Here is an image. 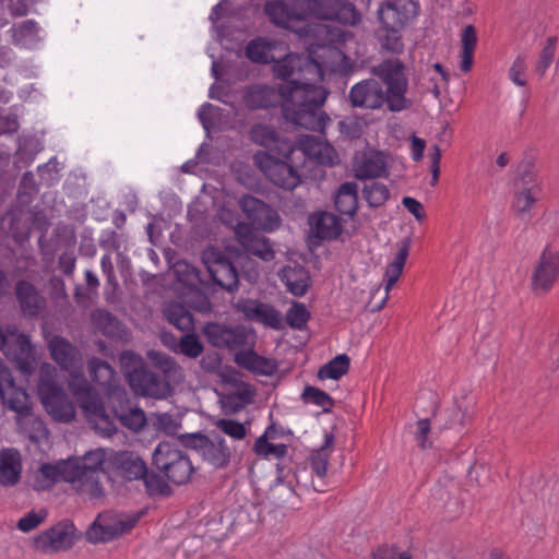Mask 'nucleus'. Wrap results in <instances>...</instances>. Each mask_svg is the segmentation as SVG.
I'll use <instances>...</instances> for the list:
<instances>
[{"mask_svg":"<svg viewBox=\"0 0 559 559\" xmlns=\"http://www.w3.org/2000/svg\"><path fill=\"white\" fill-rule=\"evenodd\" d=\"M112 403L114 416L123 427L139 431L145 426V413L139 407H130L129 399L124 394H115Z\"/></svg>","mask_w":559,"mask_h":559,"instance_id":"b1692460","label":"nucleus"},{"mask_svg":"<svg viewBox=\"0 0 559 559\" xmlns=\"http://www.w3.org/2000/svg\"><path fill=\"white\" fill-rule=\"evenodd\" d=\"M243 248L250 254L258 257L265 262H270L275 258V251L272 243L270 239L264 236H254L248 243H245Z\"/></svg>","mask_w":559,"mask_h":559,"instance_id":"a18cd8bd","label":"nucleus"},{"mask_svg":"<svg viewBox=\"0 0 559 559\" xmlns=\"http://www.w3.org/2000/svg\"><path fill=\"white\" fill-rule=\"evenodd\" d=\"M390 195L389 188L382 182L372 181L371 183L364 185L362 197L370 207L384 205L390 199Z\"/></svg>","mask_w":559,"mask_h":559,"instance_id":"79ce46f5","label":"nucleus"},{"mask_svg":"<svg viewBox=\"0 0 559 559\" xmlns=\"http://www.w3.org/2000/svg\"><path fill=\"white\" fill-rule=\"evenodd\" d=\"M215 426L221 431L236 440H242L247 436V428L245 425L234 419L221 418L215 423Z\"/></svg>","mask_w":559,"mask_h":559,"instance_id":"6e6d98bb","label":"nucleus"},{"mask_svg":"<svg viewBox=\"0 0 559 559\" xmlns=\"http://www.w3.org/2000/svg\"><path fill=\"white\" fill-rule=\"evenodd\" d=\"M310 237L317 239V245L328 240H336L344 228L341 218L328 211L316 212L308 217Z\"/></svg>","mask_w":559,"mask_h":559,"instance_id":"aec40b11","label":"nucleus"},{"mask_svg":"<svg viewBox=\"0 0 559 559\" xmlns=\"http://www.w3.org/2000/svg\"><path fill=\"white\" fill-rule=\"evenodd\" d=\"M335 210L353 218L358 209V185L354 181L342 183L334 194Z\"/></svg>","mask_w":559,"mask_h":559,"instance_id":"c756f323","label":"nucleus"},{"mask_svg":"<svg viewBox=\"0 0 559 559\" xmlns=\"http://www.w3.org/2000/svg\"><path fill=\"white\" fill-rule=\"evenodd\" d=\"M15 296L24 316L36 317L39 314L44 299L39 296L34 284L25 280L17 281Z\"/></svg>","mask_w":559,"mask_h":559,"instance_id":"cd10ccee","label":"nucleus"},{"mask_svg":"<svg viewBox=\"0 0 559 559\" xmlns=\"http://www.w3.org/2000/svg\"><path fill=\"white\" fill-rule=\"evenodd\" d=\"M94 328L110 340H122L126 335L124 324L110 311L102 308L91 312Z\"/></svg>","mask_w":559,"mask_h":559,"instance_id":"bb28decb","label":"nucleus"},{"mask_svg":"<svg viewBox=\"0 0 559 559\" xmlns=\"http://www.w3.org/2000/svg\"><path fill=\"white\" fill-rule=\"evenodd\" d=\"M78 403L90 423H95V426L97 428L99 427L108 436L116 431V427L110 416L107 414L103 400L96 390L88 394V396L81 397Z\"/></svg>","mask_w":559,"mask_h":559,"instance_id":"4be33fe9","label":"nucleus"},{"mask_svg":"<svg viewBox=\"0 0 559 559\" xmlns=\"http://www.w3.org/2000/svg\"><path fill=\"white\" fill-rule=\"evenodd\" d=\"M340 131L349 140H357L364 133L362 126L357 118L341 121Z\"/></svg>","mask_w":559,"mask_h":559,"instance_id":"69168bd1","label":"nucleus"},{"mask_svg":"<svg viewBox=\"0 0 559 559\" xmlns=\"http://www.w3.org/2000/svg\"><path fill=\"white\" fill-rule=\"evenodd\" d=\"M296 150V144L288 139L286 135L282 133H277L276 142L273 146L270 147L266 153H271L275 155V157H280L282 159L292 160V154Z\"/></svg>","mask_w":559,"mask_h":559,"instance_id":"5fc2aeb1","label":"nucleus"},{"mask_svg":"<svg viewBox=\"0 0 559 559\" xmlns=\"http://www.w3.org/2000/svg\"><path fill=\"white\" fill-rule=\"evenodd\" d=\"M406 67L399 58L382 60L372 68V73L385 86L383 94L388 98V110L400 112L412 108L413 100L406 97L408 91V78Z\"/></svg>","mask_w":559,"mask_h":559,"instance_id":"39448f33","label":"nucleus"},{"mask_svg":"<svg viewBox=\"0 0 559 559\" xmlns=\"http://www.w3.org/2000/svg\"><path fill=\"white\" fill-rule=\"evenodd\" d=\"M115 463L120 475L127 480L142 479L148 469L144 460L132 451L117 454Z\"/></svg>","mask_w":559,"mask_h":559,"instance_id":"c85d7f7f","label":"nucleus"},{"mask_svg":"<svg viewBox=\"0 0 559 559\" xmlns=\"http://www.w3.org/2000/svg\"><path fill=\"white\" fill-rule=\"evenodd\" d=\"M306 20L308 16L334 21L343 25H356L360 22V13L348 0H305Z\"/></svg>","mask_w":559,"mask_h":559,"instance_id":"ddd939ff","label":"nucleus"},{"mask_svg":"<svg viewBox=\"0 0 559 559\" xmlns=\"http://www.w3.org/2000/svg\"><path fill=\"white\" fill-rule=\"evenodd\" d=\"M277 133L278 132L270 126L257 123L252 126L250 130V138L255 144L261 145L265 151H269L276 142Z\"/></svg>","mask_w":559,"mask_h":559,"instance_id":"de8ad7c7","label":"nucleus"},{"mask_svg":"<svg viewBox=\"0 0 559 559\" xmlns=\"http://www.w3.org/2000/svg\"><path fill=\"white\" fill-rule=\"evenodd\" d=\"M204 344L200 338V335L194 330L183 332L180 336V343L178 345V355H182L189 359H197L204 353Z\"/></svg>","mask_w":559,"mask_h":559,"instance_id":"a19ab883","label":"nucleus"},{"mask_svg":"<svg viewBox=\"0 0 559 559\" xmlns=\"http://www.w3.org/2000/svg\"><path fill=\"white\" fill-rule=\"evenodd\" d=\"M254 321L261 322L274 330L283 328L281 312L270 304L260 302Z\"/></svg>","mask_w":559,"mask_h":559,"instance_id":"8fccbe9b","label":"nucleus"},{"mask_svg":"<svg viewBox=\"0 0 559 559\" xmlns=\"http://www.w3.org/2000/svg\"><path fill=\"white\" fill-rule=\"evenodd\" d=\"M154 425L157 430L165 432L168 436H175L180 428V423L177 421L173 415L163 413L156 415Z\"/></svg>","mask_w":559,"mask_h":559,"instance_id":"680f3d73","label":"nucleus"},{"mask_svg":"<svg viewBox=\"0 0 559 559\" xmlns=\"http://www.w3.org/2000/svg\"><path fill=\"white\" fill-rule=\"evenodd\" d=\"M99 471H103L102 466L94 467V473H86V476H84L81 481V485L84 486L94 498H98L104 495V489L98 478Z\"/></svg>","mask_w":559,"mask_h":559,"instance_id":"052dcab7","label":"nucleus"},{"mask_svg":"<svg viewBox=\"0 0 559 559\" xmlns=\"http://www.w3.org/2000/svg\"><path fill=\"white\" fill-rule=\"evenodd\" d=\"M412 246V238L405 237L399 242V250L395 254L394 260L388 264L385 269V277H386V285L384 288V292L382 293L384 296L381 298L380 302L374 305L371 310L372 312L381 310L388 298H389V290L390 288L399 281L400 276L403 273V269L405 265V262L408 258L409 250Z\"/></svg>","mask_w":559,"mask_h":559,"instance_id":"5701e85b","label":"nucleus"},{"mask_svg":"<svg viewBox=\"0 0 559 559\" xmlns=\"http://www.w3.org/2000/svg\"><path fill=\"white\" fill-rule=\"evenodd\" d=\"M325 88L307 90L302 86L278 90L267 85H253L247 88L243 99L251 109H267L281 105L283 116L294 124L310 131H323L330 121L321 110L325 103Z\"/></svg>","mask_w":559,"mask_h":559,"instance_id":"f257e3e1","label":"nucleus"},{"mask_svg":"<svg viewBox=\"0 0 559 559\" xmlns=\"http://www.w3.org/2000/svg\"><path fill=\"white\" fill-rule=\"evenodd\" d=\"M51 358L61 369L73 372L82 370L83 361L79 348L67 338L56 335L49 341Z\"/></svg>","mask_w":559,"mask_h":559,"instance_id":"412c9836","label":"nucleus"},{"mask_svg":"<svg viewBox=\"0 0 559 559\" xmlns=\"http://www.w3.org/2000/svg\"><path fill=\"white\" fill-rule=\"evenodd\" d=\"M5 342L0 350L13 360L27 358L32 352L29 337L19 331L15 324H7Z\"/></svg>","mask_w":559,"mask_h":559,"instance_id":"a878e982","label":"nucleus"},{"mask_svg":"<svg viewBox=\"0 0 559 559\" xmlns=\"http://www.w3.org/2000/svg\"><path fill=\"white\" fill-rule=\"evenodd\" d=\"M87 370L92 381L105 385L110 382L115 371L109 362L98 357L88 360Z\"/></svg>","mask_w":559,"mask_h":559,"instance_id":"c03bdc74","label":"nucleus"},{"mask_svg":"<svg viewBox=\"0 0 559 559\" xmlns=\"http://www.w3.org/2000/svg\"><path fill=\"white\" fill-rule=\"evenodd\" d=\"M120 361L127 383L135 395L160 400L171 394V384L154 372L140 355L127 350Z\"/></svg>","mask_w":559,"mask_h":559,"instance_id":"20e7f679","label":"nucleus"},{"mask_svg":"<svg viewBox=\"0 0 559 559\" xmlns=\"http://www.w3.org/2000/svg\"><path fill=\"white\" fill-rule=\"evenodd\" d=\"M238 205L251 225L258 229L272 233L282 224V218L276 210L251 194L241 195Z\"/></svg>","mask_w":559,"mask_h":559,"instance_id":"dca6fc26","label":"nucleus"},{"mask_svg":"<svg viewBox=\"0 0 559 559\" xmlns=\"http://www.w3.org/2000/svg\"><path fill=\"white\" fill-rule=\"evenodd\" d=\"M21 462L12 456L0 459V485L10 487L19 483L21 477Z\"/></svg>","mask_w":559,"mask_h":559,"instance_id":"37998d69","label":"nucleus"},{"mask_svg":"<svg viewBox=\"0 0 559 559\" xmlns=\"http://www.w3.org/2000/svg\"><path fill=\"white\" fill-rule=\"evenodd\" d=\"M70 380L68 386L76 402L81 397L88 396L95 389L88 383L81 370L69 372Z\"/></svg>","mask_w":559,"mask_h":559,"instance_id":"3c124183","label":"nucleus"},{"mask_svg":"<svg viewBox=\"0 0 559 559\" xmlns=\"http://www.w3.org/2000/svg\"><path fill=\"white\" fill-rule=\"evenodd\" d=\"M47 518V511L45 509L38 512L31 511L25 516L21 518L17 522V528L24 533H28L40 525Z\"/></svg>","mask_w":559,"mask_h":559,"instance_id":"13d9d810","label":"nucleus"},{"mask_svg":"<svg viewBox=\"0 0 559 559\" xmlns=\"http://www.w3.org/2000/svg\"><path fill=\"white\" fill-rule=\"evenodd\" d=\"M534 186L532 187H523L522 191H520L514 200V207L520 213L527 212L532 205L536 202V198L534 197Z\"/></svg>","mask_w":559,"mask_h":559,"instance_id":"e2e57ef3","label":"nucleus"},{"mask_svg":"<svg viewBox=\"0 0 559 559\" xmlns=\"http://www.w3.org/2000/svg\"><path fill=\"white\" fill-rule=\"evenodd\" d=\"M277 369L278 364L275 359L259 355L251 372L261 376H273Z\"/></svg>","mask_w":559,"mask_h":559,"instance_id":"0e129e2a","label":"nucleus"},{"mask_svg":"<svg viewBox=\"0 0 559 559\" xmlns=\"http://www.w3.org/2000/svg\"><path fill=\"white\" fill-rule=\"evenodd\" d=\"M57 370L50 365L39 369L37 394L46 412L57 421L70 423L74 416V407L64 389L56 380Z\"/></svg>","mask_w":559,"mask_h":559,"instance_id":"423d86ee","label":"nucleus"},{"mask_svg":"<svg viewBox=\"0 0 559 559\" xmlns=\"http://www.w3.org/2000/svg\"><path fill=\"white\" fill-rule=\"evenodd\" d=\"M153 465L175 485L187 484L194 468L188 455L169 442H160L153 453Z\"/></svg>","mask_w":559,"mask_h":559,"instance_id":"6e6552de","label":"nucleus"},{"mask_svg":"<svg viewBox=\"0 0 559 559\" xmlns=\"http://www.w3.org/2000/svg\"><path fill=\"white\" fill-rule=\"evenodd\" d=\"M253 162L266 179L278 188L293 191L301 182V177L292 160L275 157L271 153L257 152Z\"/></svg>","mask_w":559,"mask_h":559,"instance_id":"9b49d317","label":"nucleus"},{"mask_svg":"<svg viewBox=\"0 0 559 559\" xmlns=\"http://www.w3.org/2000/svg\"><path fill=\"white\" fill-rule=\"evenodd\" d=\"M287 445L284 443L273 444L265 441V437H259L253 444V452L257 455L264 457L274 455L277 459L284 457L287 454Z\"/></svg>","mask_w":559,"mask_h":559,"instance_id":"864d4df0","label":"nucleus"},{"mask_svg":"<svg viewBox=\"0 0 559 559\" xmlns=\"http://www.w3.org/2000/svg\"><path fill=\"white\" fill-rule=\"evenodd\" d=\"M79 537L73 522L63 520L35 536L33 548L41 554H56L71 549Z\"/></svg>","mask_w":559,"mask_h":559,"instance_id":"4468645a","label":"nucleus"},{"mask_svg":"<svg viewBox=\"0 0 559 559\" xmlns=\"http://www.w3.org/2000/svg\"><path fill=\"white\" fill-rule=\"evenodd\" d=\"M277 47L282 48V44H278L274 40H270L264 37H257L249 41L246 47V57L254 62L260 64L272 63L275 60V55L273 50Z\"/></svg>","mask_w":559,"mask_h":559,"instance_id":"72a5a7b5","label":"nucleus"},{"mask_svg":"<svg viewBox=\"0 0 559 559\" xmlns=\"http://www.w3.org/2000/svg\"><path fill=\"white\" fill-rule=\"evenodd\" d=\"M142 480L150 498H168L174 493V489L159 474L153 471H147Z\"/></svg>","mask_w":559,"mask_h":559,"instance_id":"ea45409f","label":"nucleus"},{"mask_svg":"<svg viewBox=\"0 0 559 559\" xmlns=\"http://www.w3.org/2000/svg\"><path fill=\"white\" fill-rule=\"evenodd\" d=\"M201 334L216 348L236 349L247 345L248 329L242 324L229 325L216 321L206 322Z\"/></svg>","mask_w":559,"mask_h":559,"instance_id":"2eb2a0df","label":"nucleus"},{"mask_svg":"<svg viewBox=\"0 0 559 559\" xmlns=\"http://www.w3.org/2000/svg\"><path fill=\"white\" fill-rule=\"evenodd\" d=\"M461 63L460 69L463 72H468L473 66L474 51L477 45L476 28L474 25H466L461 34Z\"/></svg>","mask_w":559,"mask_h":559,"instance_id":"e433bc0d","label":"nucleus"},{"mask_svg":"<svg viewBox=\"0 0 559 559\" xmlns=\"http://www.w3.org/2000/svg\"><path fill=\"white\" fill-rule=\"evenodd\" d=\"M334 448V436L333 433H325L324 443L319 449L312 451L310 455L311 469L320 478L325 477L330 454Z\"/></svg>","mask_w":559,"mask_h":559,"instance_id":"c9c22d12","label":"nucleus"},{"mask_svg":"<svg viewBox=\"0 0 559 559\" xmlns=\"http://www.w3.org/2000/svg\"><path fill=\"white\" fill-rule=\"evenodd\" d=\"M272 63L274 76L285 82L280 85L281 88L297 86H302L307 90L323 88L322 86L316 85L313 79L308 78L310 76L308 64L311 62L307 60L305 53L275 56V60L272 61Z\"/></svg>","mask_w":559,"mask_h":559,"instance_id":"1a4fd4ad","label":"nucleus"},{"mask_svg":"<svg viewBox=\"0 0 559 559\" xmlns=\"http://www.w3.org/2000/svg\"><path fill=\"white\" fill-rule=\"evenodd\" d=\"M278 275L285 284L287 292L296 297L305 296L311 285L310 272L298 263L285 265Z\"/></svg>","mask_w":559,"mask_h":559,"instance_id":"393cba45","label":"nucleus"},{"mask_svg":"<svg viewBox=\"0 0 559 559\" xmlns=\"http://www.w3.org/2000/svg\"><path fill=\"white\" fill-rule=\"evenodd\" d=\"M388 176L386 162L381 152L371 153L362 160L356 170V177L358 179H373Z\"/></svg>","mask_w":559,"mask_h":559,"instance_id":"f704fd0d","label":"nucleus"},{"mask_svg":"<svg viewBox=\"0 0 559 559\" xmlns=\"http://www.w3.org/2000/svg\"><path fill=\"white\" fill-rule=\"evenodd\" d=\"M350 360L346 354L335 356L329 362L320 367L318 378L321 380H338L349 370Z\"/></svg>","mask_w":559,"mask_h":559,"instance_id":"58836bf2","label":"nucleus"},{"mask_svg":"<svg viewBox=\"0 0 559 559\" xmlns=\"http://www.w3.org/2000/svg\"><path fill=\"white\" fill-rule=\"evenodd\" d=\"M202 261L213 285L229 294L239 289V272L230 252L211 247L203 251Z\"/></svg>","mask_w":559,"mask_h":559,"instance_id":"0eeeda50","label":"nucleus"},{"mask_svg":"<svg viewBox=\"0 0 559 559\" xmlns=\"http://www.w3.org/2000/svg\"><path fill=\"white\" fill-rule=\"evenodd\" d=\"M163 316L167 322L181 332L194 330V317L190 310L179 301H170L163 308Z\"/></svg>","mask_w":559,"mask_h":559,"instance_id":"473e14b6","label":"nucleus"},{"mask_svg":"<svg viewBox=\"0 0 559 559\" xmlns=\"http://www.w3.org/2000/svg\"><path fill=\"white\" fill-rule=\"evenodd\" d=\"M320 33L324 35L322 39L312 43L305 55L310 72L309 79L318 82L324 74H347L352 69L350 58L343 51L345 44V33L338 27L322 26Z\"/></svg>","mask_w":559,"mask_h":559,"instance_id":"f03ea898","label":"nucleus"},{"mask_svg":"<svg viewBox=\"0 0 559 559\" xmlns=\"http://www.w3.org/2000/svg\"><path fill=\"white\" fill-rule=\"evenodd\" d=\"M310 319V312L301 302H294L286 312V322L292 329L301 330Z\"/></svg>","mask_w":559,"mask_h":559,"instance_id":"603ef678","label":"nucleus"},{"mask_svg":"<svg viewBox=\"0 0 559 559\" xmlns=\"http://www.w3.org/2000/svg\"><path fill=\"white\" fill-rule=\"evenodd\" d=\"M348 102L353 107L366 109H380L383 105L388 107V98L383 94L382 85L376 79L362 80L352 86Z\"/></svg>","mask_w":559,"mask_h":559,"instance_id":"6ab92c4d","label":"nucleus"},{"mask_svg":"<svg viewBox=\"0 0 559 559\" xmlns=\"http://www.w3.org/2000/svg\"><path fill=\"white\" fill-rule=\"evenodd\" d=\"M301 399L305 403L321 406L326 413L330 412L335 404L334 400L326 392L312 385L305 386Z\"/></svg>","mask_w":559,"mask_h":559,"instance_id":"49530a36","label":"nucleus"},{"mask_svg":"<svg viewBox=\"0 0 559 559\" xmlns=\"http://www.w3.org/2000/svg\"><path fill=\"white\" fill-rule=\"evenodd\" d=\"M557 36H549L546 39L545 45L539 52V58L536 63L535 70L540 76H543L546 73L547 69L551 66L554 61L557 49Z\"/></svg>","mask_w":559,"mask_h":559,"instance_id":"09e8293b","label":"nucleus"},{"mask_svg":"<svg viewBox=\"0 0 559 559\" xmlns=\"http://www.w3.org/2000/svg\"><path fill=\"white\" fill-rule=\"evenodd\" d=\"M61 479L68 483L82 481L86 473H94V467L103 466V461L98 459L93 465L80 464L78 462H63L59 464Z\"/></svg>","mask_w":559,"mask_h":559,"instance_id":"4c0bfd02","label":"nucleus"},{"mask_svg":"<svg viewBox=\"0 0 559 559\" xmlns=\"http://www.w3.org/2000/svg\"><path fill=\"white\" fill-rule=\"evenodd\" d=\"M397 545L382 544L378 546L371 552L372 559H412V556L407 552H399Z\"/></svg>","mask_w":559,"mask_h":559,"instance_id":"4d7b16f0","label":"nucleus"},{"mask_svg":"<svg viewBox=\"0 0 559 559\" xmlns=\"http://www.w3.org/2000/svg\"><path fill=\"white\" fill-rule=\"evenodd\" d=\"M1 389L3 393L0 402L7 404L11 411L20 415L26 416L31 413L28 394L23 388L15 385L13 378L11 383L3 381L1 383Z\"/></svg>","mask_w":559,"mask_h":559,"instance_id":"7c9ffc66","label":"nucleus"},{"mask_svg":"<svg viewBox=\"0 0 559 559\" xmlns=\"http://www.w3.org/2000/svg\"><path fill=\"white\" fill-rule=\"evenodd\" d=\"M559 277V251L546 247L534 266L531 287L536 295L548 293Z\"/></svg>","mask_w":559,"mask_h":559,"instance_id":"f3484780","label":"nucleus"},{"mask_svg":"<svg viewBox=\"0 0 559 559\" xmlns=\"http://www.w3.org/2000/svg\"><path fill=\"white\" fill-rule=\"evenodd\" d=\"M264 12L273 24L287 29H294L297 23L306 21L305 0L267 1Z\"/></svg>","mask_w":559,"mask_h":559,"instance_id":"a211bd4d","label":"nucleus"},{"mask_svg":"<svg viewBox=\"0 0 559 559\" xmlns=\"http://www.w3.org/2000/svg\"><path fill=\"white\" fill-rule=\"evenodd\" d=\"M259 354L253 349L239 350L235 354V362L248 371H252Z\"/></svg>","mask_w":559,"mask_h":559,"instance_id":"774afa93","label":"nucleus"},{"mask_svg":"<svg viewBox=\"0 0 559 559\" xmlns=\"http://www.w3.org/2000/svg\"><path fill=\"white\" fill-rule=\"evenodd\" d=\"M418 5L412 0H386L377 11L380 27L376 36L381 47L392 53L404 51L402 31L417 15Z\"/></svg>","mask_w":559,"mask_h":559,"instance_id":"7ed1b4c3","label":"nucleus"},{"mask_svg":"<svg viewBox=\"0 0 559 559\" xmlns=\"http://www.w3.org/2000/svg\"><path fill=\"white\" fill-rule=\"evenodd\" d=\"M178 440L187 449L195 450L204 461L215 468H225L230 462L231 452L223 437L210 438L202 432L183 433Z\"/></svg>","mask_w":559,"mask_h":559,"instance_id":"9d476101","label":"nucleus"},{"mask_svg":"<svg viewBox=\"0 0 559 559\" xmlns=\"http://www.w3.org/2000/svg\"><path fill=\"white\" fill-rule=\"evenodd\" d=\"M143 511L126 515L124 518H115L109 514L100 513L94 522L87 527L85 538L92 544L108 543L129 533L140 521Z\"/></svg>","mask_w":559,"mask_h":559,"instance_id":"f8f14e48","label":"nucleus"},{"mask_svg":"<svg viewBox=\"0 0 559 559\" xmlns=\"http://www.w3.org/2000/svg\"><path fill=\"white\" fill-rule=\"evenodd\" d=\"M201 356L202 357L199 361V366L205 373L215 374L219 371L222 365V356L218 352L209 350Z\"/></svg>","mask_w":559,"mask_h":559,"instance_id":"bf43d9fd","label":"nucleus"},{"mask_svg":"<svg viewBox=\"0 0 559 559\" xmlns=\"http://www.w3.org/2000/svg\"><path fill=\"white\" fill-rule=\"evenodd\" d=\"M146 356L153 367L163 373L162 379L167 380L168 383H178L182 379V368L170 355L151 349Z\"/></svg>","mask_w":559,"mask_h":559,"instance_id":"2f4dec72","label":"nucleus"},{"mask_svg":"<svg viewBox=\"0 0 559 559\" xmlns=\"http://www.w3.org/2000/svg\"><path fill=\"white\" fill-rule=\"evenodd\" d=\"M526 70L525 57L518 56L512 67L510 68V79L519 86H525L526 80L523 78Z\"/></svg>","mask_w":559,"mask_h":559,"instance_id":"338daca9","label":"nucleus"}]
</instances>
